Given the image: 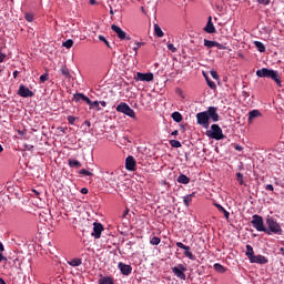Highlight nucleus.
I'll return each instance as SVG.
<instances>
[{
	"mask_svg": "<svg viewBox=\"0 0 284 284\" xmlns=\"http://www.w3.org/2000/svg\"><path fill=\"white\" fill-rule=\"evenodd\" d=\"M48 79H49L48 73H44V74H42V75L40 77L41 83H45V81H48Z\"/></svg>",
	"mask_w": 284,
	"mask_h": 284,
	"instance_id": "44",
	"label": "nucleus"
},
{
	"mask_svg": "<svg viewBox=\"0 0 284 284\" xmlns=\"http://www.w3.org/2000/svg\"><path fill=\"white\" fill-rule=\"evenodd\" d=\"M210 74H211L212 79H215V81H219V72L211 71Z\"/></svg>",
	"mask_w": 284,
	"mask_h": 284,
	"instance_id": "45",
	"label": "nucleus"
},
{
	"mask_svg": "<svg viewBox=\"0 0 284 284\" xmlns=\"http://www.w3.org/2000/svg\"><path fill=\"white\" fill-rule=\"evenodd\" d=\"M111 30L113 32H115V34H118V38H120L121 41H130V36H128V33L125 31H123V29H121V27L116 26V24H112L111 26Z\"/></svg>",
	"mask_w": 284,
	"mask_h": 284,
	"instance_id": "8",
	"label": "nucleus"
},
{
	"mask_svg": "<svg viewBox=\"0 0 284 284\" xmlns=\"http://www.w3.org/2000/svg\"><path fill=\"white\" fill-rule=\"evenodd\" d=\"M0 284H7L3 278L0 277Z\"/></svg>",
	"mask_w": 284,
	"mask_h": 284,
	"instance_id": "61",
	"label": "nucleus"
},
{
	"mask_svg": "<svg viewBox=\"0 0 284 284\" xmlns=\"http://www.w3.org/2000/svg\"><path fill=\"white\" fill-rule=\"evenodd\" d=\"M67 119H68V122L70 123V125H74V121H77V118L69 115Z\"/></svg>",
	"mask_w": 284,
	"mask_h": 284,
	"instance_id": "46",
	"label": "nucleus"
},
{
	"mask_svg": "<svg viewBox=\"0 0 284 284\" xmlns=\"http://www.w3.org/2000/svg\"><path fill=\"white\" fill-rule=\"evenodd\" d=\"M99 39H100V41H103V42L106 41L105 37H103V36H99Z\"/></svg>",
	"mask_w": 284,
	"mask_h": 284,
	"instance_id": "59",
	"label": "nucleus"
},
{
	"mask_svg": "<svg viewBox=\"0 0 284 284\" xmlns=\"http://www.w3.org/2000/svg\"><path fill=\"white\" fill-rule=\"evenodd\" d=\"M206 83H207L209 88H211V90H216V83H214V81L206 78Z\"/></svg>",
	"mask_w": 284,
	"mask_h": 284,
	"instance_id": "37",
	"label": "nucleus"
},
{
	"mask_svg": "<svg viewBox=\"0 0 284 284\" xmlns=\"http://www.w3.org/2000/svg\"><path fill=\"white\" fill-rule=\"evenodd\" d=\"M63 48H67L68 50H70V48H72L74 45V41L72 39H69L67 41H64L62 43Z\"/></svg>",
	"mask_w": 284,
	"mask_h": 284,
	"instance_id": "33",
	"label": "nucleus"
},
{
	"mask_svg": "<svg viewBox=\"0 0 284 284\" xmlns=\"http://www.w3.org/2000/svg\"><path fill=\"white\" fill-rule=\"evenodd\" d=\"M266 225L267 229L265 231V234H267L268 236L272 234H277L278 236H281V234H283V229L281 227V224L276 222L273 216H266Z\"/></svg>",
	"mask_w": 284,
	"mask_h": 284,
	"instance_id": "2",
	"label": "nucleus"
},
{
	"mask_svg": "<svg viewBox=\"0 0 284 284\" xmlns=\"http://www.w3.org/2000/svg\"><path fill=\"white\" fill-rule=\"evenodd\" d=\"M128 214H130V209H125L123 214H122V219H125V216H128Z\"/></svg>",
	"mask_w": 284,
	"mask_h": 284,
	"instance_id": "50",
	"label": "nucleus"
},
{
	"mask_svg": "<svg viewBox=\"0 0 284 284\" xmlns=\"http://www.w3.org/2000/svg\"><path fill=\"white\" fill-rule=\"evenodd\" d=\"M280 252H281V254H283V256H284V247H281V248H280Z\"/></svg>",
	"mask_w": 284,
	"mask_h": 284,
	"instance_id": "62",
	"label": "nucleus"
},
{
	"mask_svg": "<svg viewBox=\"0 0 284 284\" xmlns=\"http://www.w3.org/2000/svg\"><path fill=\"white\" fill-rule=\"evenodd\" d=\"M26 149L30 152L31 150H34V145H26Z\"/></svg>",
	"mask_w": 284,
	"mask_h": 284,
	"instance_id": "53",
	"label": "nucleus"
},
{
	"mask_svg": "<svg viewBox=\"0 0 284 284\" xmlns=\"http://www.w3.org/2000/svg\"><path fill=\"white\" fill-rule=\"evenodd\" d=\"M213 270H215V272H219V274H225V266L219 264V263H215L213 265Z\"/></svg>",
	"mask_w": 284,
	"mask_h": 284,
	"instance_id": "28",
	"label": "nucleus"
},
{
	"mask_svg": "<svg viewBox=\"0 0 284 284\" xmlns=\"http://www.w3.org/2000/svg\"><path fill=\"white\" fill-rule=\"evenodd\" d=\"M116 112H121L122 114H125L126 116H130L131 119H136V113L134 112V109L130 108V105L125 102H121L116 106Z\"/></svg>",
	"mask_w": 284,
	"mask_h": 284,
	"instance_id": "5",
	"label": "nucleus"
},
{
	"mask_svg": "<svg viewBox=\"0 0 284 284\" xmlns=\"http://www.w3.org/2000/svg\"><path fill=\"white\" fill-rule=\"evenodd\" d=\"M24 19L29 22L32 23L34 21V16L32 13H26Z\"/></svg>",
	"mask_w": 284,
	"mask_h": 284,
	"instance_id": "39",
	"label": "nucleus"
},
{
	"mask_svg": "<svg viewBox=\"0 0 284 284\" xmlns=\"http://www.w3.org/2000/svg\"><path fill=\"white\" fill-rule=\"evenodd\" d=\"M104 43L108 45V48H110V42H108V40Z\"/></svg>",
	"mask_w": 284,
	"mask_h": 284,
	"instance_id": "64",
	"label": "nucleus"
},
{
	"mask_svg": "<svg viewBox=\"0 0 284 284\" xmlns=\"http://www.w3.org/2000/svg\"><path fill=\"white\" fill-rule=\"evenodd\" d=\"M19 77V71H13V79H17Z\"/></svg>",
	"mask_w": 284,
	"mask_h": 284,
	"instance_id": "58",
	"label": "nucleus"
},
{
	"mask_svg": "<svg viewBox=\"0 0 284 284\" xmlns=\"http://www.w3.org/2000/svg\"><path fill=\"white\" fill-rule=\"evenodd\" d=\"M125 169L129 170V172H134V170H136V160H134V156L129 155L126 158Z\"/></svg>",
	"mask_w": 284,
	"mask_h": 284,
	"instance_id": "13",
	"label": "nucleus"
},
{
	"mask_svg": "<svg viewBox=\"0 0 284 284\" xmlns=\"http://www.w3.org/2000/svg\"><path fill=\"white\" fill-rule=\"evenodd\" d=\"M100 105H102V108H105V105H108V103L105 101H100Z\"/></svg>",
	"mask_w": 284,
	"mask_h": 284,
	"instance_id": "57",
	"label": "nucleus"
},
{
	"mask_svg": "<svg viewBox=\"0 0 284 284\" xmlns=\"http://www.w3.org/2000/svg\"><path fill=\"white\" fill-rule=\"evenodd\" d=\"M258 116H263V113L258 110H252L248 112V123L252 125L254 123V119H258Z\"/></svg>",
	"mask_w": 284,
	"mask_h": 284,
	"instance_id": "17",
	"label": "nucleus"
},
{
	"mask_svg": "<svg viewBox=\"0 0 284 284\" xmlns=\"http://www.w3.org/2000/svg\"><path fill=\"white\" fill-rule=\"evenodd\" d=\"M170 145H171V148H181L182 146L181 142L178 140H170Z\"/></svg>",
	"mask_w": 284,
	"mask_h": 284,
	"instance_id": "36",
	"label": "nucleus"
},
{
	"mask_svg": "<svg viewBox=\"0 0 284 284\" xmlns=\"http://www.w3.org/2000/svg\"><path fill=\"white\" fill-rule=\"evenodd\" d=\"M236 181L240 183V185H245V181L243 180V173H236Z\"/></svg>",
	"mask_w": 284,
	"mask_h": 284,
	"instance_id": "35",
	"label": "nucleus"
},
{
	"mask_svg": "<svg viewBox=\"0 0 284 284\" xmlns=\"http://www.w3.org/2000/svg\"><path fill=\"white\" fill-rule=\"evenodd\" d=\"M251 225L257 231V232H267V227H265V222L263 221V216L258 214H254L252 216Z\"/></svg>",
	"mask_w": 284,
	"mask_h": 284,
	"instance_id": "4",
	"label": "nucleus"
},
{
	"mask_svg": "<svg viewBox=\"0 0 284 284\" xmlns=\"http://www.w3.org/2000/svg\"><path fill=\"white\" fill-rule=\"evenodd\" d=\"M194 196H196V193H195V192H193V193H191V194H189V195H185V196L183 197V203H184V205H185L186 207H190V203H192V200L194 199Z\"/></svg>",
	"mask_w": 284,
	"mask_h": 284,
	"instance_id": "19",
	"label": "nucleus"
},
{
	"mask_svg": "<svg viewBox=\"0 0 284 284\" xmlns=\"http://www.w3.org/2000/svg\"><path fill=\"white\" fill-rule=\"evenodd\" d=\"M145 43L143 42H135V47H133V50L135 51V54L139 52V48H141V45H144Z\"/></svg>",
	"mask_w": 284,
	"mask_h": 284,
	"instance_id": "42",
	"label": "nucleus"
},
{
	"mask_svg": "<svg viewBox=\"0 0 284 284\" xmlns=\"http://www.w3.org/2000/svg\"><path fill=\"white\" fill-rule=\"evenodd\" d=\"M80 192L81 194H88L89 190L87 187H82Z\"/></svg>",
	"mask_w": 284,
	"mask_h": 284,
	"instance_id": "52",
	"label": "nucleus"
},
{
	"mask_svg": "<svg viewBox=\"0 0 284 284\" xmlns=\"http://www.w3.org/2000/svg\"><path fill=\"white\" fill-rule=\"evenodd\" d=\"M18 132V134L20 135V136H26V134H27V130L26 129H23V130H18L17 131Z\"/></svg>",
	"mask_w": 284,
	"mask_h": 284,
	"instance_id": "48",
	"label": "nucleus"
},
{
	"mask_svg": "<svg viewBox=\"0 0 284 284\" xmlns=\"http://www.w3.org/2000/svg\"><path fill=\"white\" fill-rule=\"evenodd\" d=\"M270 261L267 260V257H265L264 255H255L250 263H257V265H265L267 264Z\"/></svg>",
	"mask_w": 284,
	"mask_h": 284,
	"instance_id": "16",
	"label": "nucleus"
},
{
	"mask_svg": "<svg viewBox=\"0 0 284 284\" xmlns=\"http://www.w3.org/2000/svg\"><path fill=\"white\" fill-rule=\"evenodd\" d=\"M215 48H216L217 50H227V47H225V45L219 43L217 41H215Z\"/></svg>",
	"mask_w": 284,
	"mask_h": 284,
	"instance_id": "43",
	"label": "nucleus"
},
{
	"mask_svg": "<svg viewBox=\"0 0 284 284\" xmlns=\"http://www.w3.org/2000/svg\"><path fill=\"white\" fill-rule=\"evenodd\" d=\"M206 136L210 139H215V141H221L225 139V135L223 134V129L219 126V124H212L211 130L206 131Z\"/></svg>",
	"mask_w": 284,
	"mask_h": 284,
	"instance_id": "3",
	"label": "nucleus"
},
{
	"mask_svg": "<svg viewBox=\"0 0 284 284\" xmlns=\"http://www.w3.org/2000/svg\"><path fill=\"white\" fill-rule=\"evenodd\" d=\"M171 116L175 123H181V121H183V115L179 111L173 112Z\"/></svg>",
	"mask_w": 284,
	"mask_h": 284,
	"instance_id": "25",
	"label": "nucleus"
},
{
	"mask_svg": "<svg viewBox=\"0 0 284 284\" xmlns=\"http://www.w3.org/2000/svg\"><path fill=\"white\" fill-rule=\"evenodd\" d=\"M69 165L71 168H75L77 170L81 168V163L79 162V160L69 159Z\"/></svg>",
	"mask_w": 284,
	"mask_h": 284,
	"instance_id": "29",
	"label": "nucleus"
},
{
	"mask_svg": "<svg viewBox=\"0 0 284 284\" xmlns=\"http://www.w3.org/2000/svg\"><path fill=\"white\" fill-rule=\"evenodd\" d=\"M171 136H179V130H175L171 133Z\"/></svg>",
	"mask_w": 284,
	"mask_h": 284,
	"instance_id": "55",
	"label": "nucleus"
},
{
	"mask_svg": "<svg viewBox=\"0 0 284 284\" xmlns=\"http://www.w3.org/2000/svg\"><path fill=\"white\" fill-rule=\"evenodd\" d=\"M61 73L63 74V77H65V79H70V70H68V67H62Z\"/></svg>",
	"mask_w": 284,
	"mask_h": 284,
	"instance_id": "34",
	"label": "nucleus"
},
{
	"mask_svg": "<svg viewBox=\"0 0 284 284\" xmlns=\"http://www.w3.org/2000/svg\"><path fill=\"white\" fill-rule=\"evenodd\" d=\"M89 3H90L91 6H97V0H89Z\"/></svg>",
	"mask_w": 284,
	"mask_h": 284,
	"instance_id": "56",
	"label": "nucleus"
},
{
	"mask_svg": "<svg viewBox=\"0 0 284 284\" xmlns=\"http://www.w3.org/2000/svg\"><path fill=\"white\" fill-rule=\"evenodd\" d=\"M151 245H159L161 243V239L158 236H153L150 241Z\"/></svg>",
	"mask_w": 284,
	"mask_h": 284,
	"instance_id": "38",
	"label": "nucleus"
},
{
	"mask_svg": "<svg viewBox=\"0 0 284 284\" xmlns=\"http://www.w3.org/2000/svg\"><path fill=\"white\" fill-rule=\"evenodd\" d=\"M19 97H22L23 99L32 98L34 97V92L30 91L26 85L20 84L18 90Z\"/></svg>",
	"mask_w": 284,
	"mask_h": 284,
	"instance_id": "11",
	"label": "nucleus"
},
{
	"mask_svg": "<svg viewBox=\"0 0 284 284\" xmlns=\"http://www.w3.org/2000/svg\"><path fill=\"white\" fill-rule=\"evenodd\" d=\"M6 248L3 247V243L0 242V252H3Z\"/></svg>",
	"mask_w": 284,
	"mask_h": 284,
	"instance_id": "60",
	"label": "nucleus"
},
{
	"mask_svg": "<svg viewBox=\"0 0 284 284\" xmlns=\"http://www.w3.org/2000/svg\"><path fill=\"white\" fill-rule=\"evenodd\" d=\"M3 152V146L0 144V154Z\"/></svg>",
	"mask_w": 284,
	"mask_h": 284,
	"instance_id": "63",
	"label": "nucleus"
},
{
	"mask_svg": "<svg viewBox=\"0 0 284 284\" xmlns=\"http://www.w3.org/2000/svg\"><path fill=\"white\" fill-rule=\"evenodd\" d=\"M176 247H180V250H184V256L186 258H190V261H194L196 257L192 252H190V246L183 244L182 242H176Z\"/></svg>",
	"mask_w": 284,
	"mask_h": 284,
	"instance_id": "10",
	"label": "nucleus"
},
{
	"mask_svg": "<svg viewBox=\"0 0 284 284\" xmlns=\"http://www.w3.org/2000/svg\"><path fill=\"white\" fill-rule=\"evenodd\" d=\"M138 81H154V73H142V72H138L136 73V78Z\"/></svg>",
	"mask_w": 284,
	"mask_h": 284,
	"instance_id": "15",
	"label": "nucleus"
},
{
	"mask_svg": "<svg viewBox=\"0 0 284 284\" xmlns=\"http://www.w3.org/2000/svg\"><path fill=\"white\" fill-rule=\"evenodd\" d=\"M166 48H168V50H170V52H173V53L176 52V50H178L176 47H174L173 43H168Z\"/></svg>",
	"mask_w": 284,
	"mask_h": 284,
	"instance_id": "41",
	"label": "nucleus"
},
{
	"mask_svg": "<svg viewBox=\"0 0 284 284\" xmlns=\"http://www.w3.org/2000/svg\"><path fill=\"white\" fill-rule=\"evenodd\" d=\"M214 206L216 207V210H219V212H222L224 214V217L226 220L230 219V212H227V210H225V207H223V205H221L219 203H214Z\"/></svg>",
	"mask_w": 284,
	"mask_h": 284,
	"instance_id": "21",
	"label": "nucleus"
},
{
	"mask_svg": "<svg viewBox=\"0 0 284 284\" xmlns=\"http://www.w3.org/2000/svg\"><path fill=\"white\" fill-rule=\"evenodd\" d=\"M245 256H247L248 261H251L255 256L254 247H252V245H250V244L246 245Z\"/></svg>",
	"mask_w": 284,
	"mask_h": 284,
	"instance_id": "22",
	"label": "nucleus"
},
{
	"mask_svg": "<svg viewBox=\"0 0 284 284\" xmlns=\"http://www.w3.org/2000/svg\"><path fill=\"white\" fill-rule=\"evenodd\" d=\"M154 34L155 37H159V38H162L165 36V33L163 32V30L159 24H154Z\"/></svg>",
	"mask_w": 284,
	"mask_h": 284,
	"instance_id": "27",
	"label": "nucleus"
},
{
	"mask_svg": "<svg viewBox=\"0 0 284 284\" xmlns=\"http://www.w3.org/2000/svg\"><path fill=\"white\" fill-rule=\"evenodd\" d=\"M103 230H105V227H103V224H101L99 222H94L93 223V232L91 233V236H94L95 239H101V234H102Z\"/></svg>",
	"mask_w": 284,
	"mask_h": 284,
	"instance_id": "12",
	"label": "nucleus"
},
{
	"mask_svg": "<svg viewBox=\"0 0 284 284\" xmlns=\"http://www.w3.org/2000/svg\"><path fill=\"white\" fill-rule=\"evenodd\" d=\"M204 45L205 48H215L216 41L204 39Z\"/></svg>",
	"mask_w": 284,
	"mask_h": 284,
	"instance_id": "32",
	"label": "nucleus"
},
{
	"mask_svg": "<svg viewBox=\"0 0 284 284\" xmlns=\"http://www.w3.org/2000/svg\"><path fill=\"white\" fill-rule=\"evenodd\" d=\"M256 77L260 79H272V81H274L278 88H283V82L281 81V74L278 71L263 68L256 71Z\"/></svg>",
	"mask_w": 284,
	"mask_h": 284,
	"instance_id": "1",
	"label": "nucleus"
},
{
	"mask_svg": "<svg viewBox=\"0 0 284 284\" xmlns=\"http://www.w3.org/2000/svg\"><path fill=\"white\" fill-rule=\"evenodd\" d=\"M185 272H187V266L186 265L178 264L176 266L172 267V273L178 278H181V281L186 280Z\"/></svg>",
	"mask_w": 284,
	"mask_h": 284,
	"instance_id": "6",
	"label": "nucleus"
},
{
	"mask_svg": "<svg viewBox=\"0 0 284 284\" xmlns=\"http://www.w3.org/2000/svg\"><path fill=\"white\" fill-rule=\"evenodd\" d=\"M265 190H267L268 192H274V185L267 184V185L265 186Z\"/></svg>",
	"mask_w": 284,
	"mask_h": 284,
	"instance_id": "49",
	"label": "nucleus"
},
{
	"mask_svg": "<svg viewBox=\"0 0 284 284\" xmlns=\"http://www.w3.org/2000/svg\"><path fill=\"white\" fill-rule=\"evenodd\" d=\"M118 267H119L121 274H123V276H130V274H132V265L124 264L123 262H120L118 264Z\"/></svg>",
	"mask_w": 284,
	"mask_h": 284,
	"instance_id": "14",
	"label": "nucleus"
},
{
	"mask_svg": "<svg viewBox=\"0 0 284 284\" xmlns=\"http://www.w3.org/2000/svg\"><path fill=\"white\" fill-rule=\"evenodd\" d=\"M255 47L257 48L258 52H265V44L261 41H255Z\"/></svg>",
	"mask_w": 284,
	"mask_h": 284,
	"instance_id": "31",
	"label": "nucleus"
},
{
	"mask_svg": "<svg viewBox=\"0 0 284 284\" xmlns=\"http://www.w3.org/2000/svg\"><path fill=\"white\" fill-rule=\"evenodd\" d=\"M79 174H82L83 176H92V172H90L85 169L80 170Z\"/></svg>",
	"mask_w": 284,
	"mask_h": 284,
	"instance_id": "40",
	"label": "nucleus"
},
{
	"mask_svg": "<svg viewBox=\"0 0 284 284\" xmlns=\"http://www.w3.org/2000/svg\"><path fill=\"white\" fill-rule=\"evenodd\" d=\"M99 284H114V278L111 276H104L99 280Z\"/></svg>",
	"mask_w": 284,
	"mask_h": 284,
	"instance_id": "26",
	"label": "nucleus"
},
{
	"mask_svg": "<svg viewBox=\"0 0 284 284\" xmlns=\"http://www.w3.org/2000/svg\"><path fill=\"white\" fill-rule=\"evenodd\" d=\"M88 97L83 93H75L73 95V101H75V103H79V101H84L85 103L88 102Z\"/></svg>",
	"mask_w": 284,
	"mask_h": 284,
	"instance_id": "20",
	"label": "nucleus"
},
{
	"mask_svg": "<svg viewBox=\"0 0 284 284\" xmlns=\"http://www.w3.org/2000/svg\"><path fill=\"white\" fill-rule=\"evenodd\" d=\"M6 61V54L0 52V63H3Z\"/></svg>",
	"mask_w": 284,
	"mask_h": 284,
	"instance_id": "51",
	"label": "nucleus"
},
{
	"mask_svg": "<svg viewBox=\"0 0 284 284\" xmlns=\"http://www.w3.org/2000/svg\"><path fill=\"white\" fill-rule=\"evenodd\" d=\"M204 31H206L207 34H214V32H216V28H214V23L212 22V16L209 17Z\"/></svg>",
	"mask_w": 284,
	"mask_h": 284,
	"instance_id": "18",
	"label": "nucleus"
},
{
	"mask_svg": "<svg viewBox=\"0 0 284 284\" xmlns=\"http://www.w3.org/2000/svg\"><path fill=\"white\" fill-rule=\"evenodd\" d=\"M178 183H182V185H187V183H190V178H187V175L185 174H180L178 176Z\"/></svg>",
	"mask_w": 284,
	"mask_h": 284,
	"instance_id": "24",
	"label": "nucleus"
},
{
	"mask_svg": "<svg viewBox=\"0 0 284 284\" xmlns=\"http://www.w3.org/2000/svg\"><path fill=\"white\" fill-rule=\"evenodd\" d=\"M257 3H261L262 6H270V0H256Z\"/></svg>",
	"mask_w": 284,
	"mask_h": 284,
	"instance_id": "47",
	"label": "nucleus"
},
{
	"mask_svg": "<svg viewBox=\"0 0 284 284\" xmlns=\"http://www.w3.org/2000/svg\"><path fill=\"white\" fill-rule=\"evenodd\" d=\"M81 263H82L81 258H74L69 262V265H71V267H79Z\"/></svg>",
	"mask_w": 284,
	"mask_h": 284,
	"instance_id": "30",
	"label": "nucleus"
},
{
	"mask_svg": "<svg viewBox=\"0 0 284 284\" xmlns=\"http://www.w3.org/2000/svg\"><path fill=\"white\" fill-rule=\"evenodd\" d=\"M1 261H8V258L6 256H3L2 253H0V263H1Z\"/></svg>",
	"mask_w": 284,
	"mask_h": 284,
	"instance_id": "54",
	"label": "nucleus"
},
{
	"mask_svg": "<svg viewBox=\"0 0 284 284\" xmlns=\"http://www.w3.org/2000/svg\"><path fill=\"white\" fill-rule=\"evenodd\" d=\"M219 109L216 106H209L207 110L205 111L209 120L211 119L214 123L219 122Z\"/></svg>",
	"mask_w": 284,
	"mask_h": 284,
	"instance_id": "9",
	"label": "nucleus"
},
{
	"mask_svg": "<svg viewBox=\"0 0 284 284\" xmlns=\"http://www.w3.org/2000/svg\"><path fill=\"white\" fill-rule=\"evenodd\" d=\"M87 104L90 105V110H92V108H95V110L98 112L101 110V106L99 105V101H93L92 102V100H90V98H88Z\"/></svg>",
	"mask_w": 284,
	"mask_h": 284,
	"instance_id": "23",
	"label": "nucleus"
},
{
	"mask_svg": "<svg viewBox=\"0 0 284 284\" xmlns=\"http://www.w3.org/2000/svg\"><path fill=\"white\" fill-rule=\"evenodd\" d=\"M196 121H197V125H202V128H205V129L210 128V118L206 111L196 113Z\"/></svg>",
	"mask_w": 284,
	"mask_h": 284,
	"instance_id": "7",
	"label": "nucleus"
}]
</instances>
